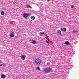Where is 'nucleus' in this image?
I'll list each match as a JSON object with an SVG mask.
<instances>
[{
	"mask_svg": "<svg viewBox=\"0 0 79 79\" xmlns=\"http://www.w3.org/2000/svg\"><path fill=\"white\" fill-rule=\"evenodd\" d=\"M52 71V69L50 67L46 68L44 69V71L45 73H48Z\"/></svg>",
	"mask_w": 79,
	"mask_h": 79,
	"instance_id": "obj_1",
	"label": "nucleus"
},
{
	"mask_svg": "<svg viewBox=\"0 0 79 79\" xmlns=\"http://www.w3.org/2000/svg\"><path fill=\"white\" fill-rule=\"evenodd\" d=\"M35 63L36 64H41V60L39 58H37L35 60Z\"/></svg>",
	"mask_w": 79,
	"mask_h": 79,
	"instance_id": "obj_2",
	"label": "nucleus"
},
{
	"mask_svg": "<svg viewBox=\"0 0 79 79\" xmlns=\"http://www.w3.org/2000/svg\"><path fill=\"white\" fill-rule=\"evenodd\" d=\"M31 15V14L24 13L23 14V17L25 19H27V18H28V16Z\"/></svg>",
	"mask_w": 79,
	"mask_h": 79,
	"instance_id": "obj_3",
	"label": "nucleus"
},
{
	"mask_svg": "<svg viewBox=\"0 0 79 79\" xmlns=\"http://www.w3.org/2000/svg\"><path fill=\"white\" fill-rule=\"evenodd\" d=\"M11 33L10 34V37H15V34H14V32L12 31H11Z\"/></svg>",
	"mask_w": 79,
	"mask_h": 79,
	"instance_id": "obj_4",
	"label": "nucleus"
},
{
	"mask_svg": "<svg viewBox=\"0 0 79 79\" xmlns=\"http://www.w3.org/2000/svg\"><path fill=\"white\" fill-rule=\"evenodd\" d=\"M26 57V56L25 55H22L21 57V59L23 60H24Z\"/></svg>",
	"mask_w": 79,
	"mask_h": 79,
	"instance_id": "obj_5",
	"label": "nucleus"
},
{
	"mask_svg": "<svg viewBox=\"0 0 79 79\" xmlns=\"http://www.w3.org/2000/svg\"><path fill=\"white\" fill-rule=\"evenodd\" d=\"M57 32L58 34H59V35H61V31L60 30H57Z\"/></svg>",
	"mask_w": 79,
	"mask_h": 79,
	"instance_id": "obj_6",
	"label": "nucleus"
},
{
	"mask_svg": "<svg viewBox=\"0 0 79 79\" xmlns=\"http://www.w3.org/2000/svg\"><path fill=\"white\" fill-rule=\"evenodd\" d=\"M31 43L33 44H37V42L35 40H33Z\"/></svg>",
	"mask_w": 79,
	"mask_h": 79,
	"instance_id": "obj_7",
	"label": "nucleus"
},
{
	"mask_svg": "<svg viewBox=\"0 0 79 79\" xmlns=\"http://www.w3.org/2000/svg\"><path fill=\"white\" fill-rule=\"evenodd\" d=\"M1 77L2 79H5V75L4 74H2L1 76Z\"/></svg>",
	"mask_w": 79,
	"mask_h": 79,
	"instance_id": "obj_8",
	"label": "nucleus"
},
{
	"mask_svg": "<svg viewBox=\"0 0 79 79\" xmlns=\"http://www.w3.org/2000/svg\"><path fill=\"white\" fill-rule=\"evenodd\" d=\"M64 44H65V45H69V42L68 41H66L65 42Z\"/></svg>",
	"mask_w": 79,
	"mask_h": 79,
	"instance_id": "obj_9",
	"label": "nucleus"
},
{
	"mask_svg": "<svg viewBox=\"0 0 79 79\" xmlns=\"http://www.w3.org/2000/svg\"><path fill=\"white\" fill-rule=\"evenodd\" d=\"M40 34L41 37H42L43 34H44V32H41L40 33Z\"/></svg>",
	"mask_w": 79,
	"mask_h": 79,
	"instance_id": "obj_10",
	"label": "nucleus"
},
{
	"mask_svg": "<svg viewBox=\"0 0 79 79\" xmlns=\"http://www.w3.org/2000/svg\"><path fill=\"white\" fill-rule=\"evenodd\" d=\"M31 19L32 20H34L35 19V17L34 16H32L31 17Z\"/></svg>",
	"mask_w": 79,
	"mask_h": 79,
	"instance_id": "obj_11",
	"label": "nucleus"
},
{
	"mask_svg": "<svg viewBox=\"0 0 79 79\" xmlns=\"http://www.w3.org/2000/svg\"><path fill=\"white\" fill-rule=\"evenodd\" d=\"M26 6H27V8H31V6H30V5H26Z\"/></svg>",
	"mask_w": 79,
	"mask_h": 79,
	"instance_id": "obj_12",
	"label": "nucleus"
},
{
	"mask_svg": "<svg viewBox=\"0 0 79 79\" xmlns=\"http://www.w3.org/2000/svg\"><path fill=\"white\" fill-rule=\"evenodd\" d=\"M4 12L3 11H2L1 13V15H4Z\"/></svg>",
	"mask_w": 79,
	"mask_h": 79,
	"instance_id": "obj_13",
	"label": "nucleus"
},
{
	"mask_svg": "<svg viewBox=\"0 0 79 79\" xmlns=\"http://www.w3.org/2000/svg\"><path fill=\"white\" fill-rule=\"evenodd\" d=\"M63 29L64 32H66V28H63Z\"/></svg>",
	"mask_w": 79,
	"mask_h": 79,
	"instance_id": "obj_14",
	"label": "nucleus"
},
{
	"mask_svg": "<svg viewBox=\"0 0 79 79\" xmlns=\"http://www.w3.org/2000/svg\"><path fill=\"white\" fill-rule=\"evenodd\" d=\"M46 43H47V44H49L50 43V42L49 41H48L47 40H46Z\"/></svg>",
	"mask_w": 79,
	"mask_h": 79,
	"instance_id": "obj_15",
	"label": "nucleus"
},
{
	"mask_svg": "<svg viewBox=\"0 0 79 79\" xmlns=\"http://www.w3.org/2000/svg\"><path fill=\"white\" fill-rule=\"evenodd\" d=\"M71 8H74V5H71Z\"/></svg>",
	"mask_w": 79,
	"mask_h": 79,
	"instance_id": "obj_16",
	"label": "nucleus"
},
{
	"mask_svg": "<svg viewBox=\"0 0 79 79\" xmlns=\"http://www.w3.org/2000/svg\"><path fill=\"white\" fill-rule=\"evenodd\" d=\"M44 35H45V36L46 37H47V35L45 34V33H44Z\"/></svg>",
	"mask_w": 79,
	"mask_h": 79,
	"instance_id": "obj_17",
	"label": "nucleus"
},
{
	"mask_svg": "<svg viewBox=\"0 0 79 79\" xmlns=\"http://www.w3.org/2000/svg\"><path fill=\"white\" fill-rule=\"evenodd\" d=\"M2 64L3 66H5L6 64Z\"/></svg>",
	"mask_w": 79,
	"mask_h": 79,
	"instance_id": "obj_18",
	"label": "nucleus"
},
{
	"mask_svg": "<svg viewBox=\"0 0 79 79\" xmlns=\"http://www.w3.org/2000/svg\"><path fill=\"white\" fill-rule=\"evenodd\" d=\"M60 30H61V31H63V28H60Z\"/></svg>",
	"mask_w": 79,
	"mask_h": 79,
	"instance_id": "obj_19",
	"label": "nucleus"
},
{
	"mask_svg": "<svg viewBox=\"0 0 79 79\" xmlns=\"http://www.w3.org/2000/svg\"><path fill=\"white\" fill-rule=\"evenodd\" d=\"M37 68H38V70H40V68H39V67H37Z\"/></svg>",
	"mask_w": 79,
	"mask_h": 79,
	"instance_id": "obj_20",
	"label": "nucleus"
},
{
	"mask_svg": "<svg viewBox=\"0 0 79 79\" xmlns=\"http://www.w3.org/2000/svg\"><path fill=\"white\" fill-rule=\"evenodd\" d=\"M41 4H40V5L41 6H42V5H43V3H42V2H41Z\"/></svg>",
	"mask_w": 79,
	"mask_h": 79,
	"instance_id": "obj_21",
	"label": "nucleus"
},
{
	"mask_svg": "<svg viewBox=\"0 0 79 79\" xmlns=\"http://www.w3.org/2000/svg\"><path fill=\"white\" fill-rule=\"evenodd\" d=\"M73 32L74 33V32H76V31H75V30H74L73 31Z\"/></svg>",
	"mask_w": 79,
	"mask_h": 79,
	"instance_id": "obj_22",
	"label": "nucleus"
},
{
	"mask_svg": "<svg viewBox=\"0 0 79 79\" xmlns=\"http://www.w3.org/2000/svg\"><path fill=\"white\" fill-rule=\"evenodd\" d=\"M3 66L2 65V64H0V66Z\"/></svg>",
	"mask_w": 79,
	"mask_h": 79,
	"instance_id": "obj_23",
	"label": "nucleus"
},
{
	"mask_svg": "<svg viewBox=\"0 0 79 79\" xmlns=\"http://www.w3.org/2000/svg\"><path fill=\"white\" fill-rule=\"evenodd\" d=\"M50 63H48H48H47V64H50Z\"/></svg>",
	"mask_w": 79,
	"mask_h": 79,
	"instance_id": "obj_24",
	"label": "nucleus"
},
{
	"mask_svg": "<svg viewBox=\"0 0 79 79\" xmlns=\"http://www.w3.org/2000/svg\"><path fill=\"white\" fill-rule=\"evenodd\" d=\"M15 38H16V36H15Z\"/></svg>",
	"mask_w": 79,
	"mask_h": 79,
	"instance_id": "obj_25",
	"label": "nucleus"
},
{
	"mask_svg": "<svg viewBox=\"0 0 79 79\" xmlns=\"http://www.w3.org/2000/svg\"><path fill=\"white\" fill-rule=\"evenodd\" d=\"M48 2H49V1L48 0Z\"/></svg>",
	"mask_w": 79,
	"mask_h": 79,
	"instance_id": "obj_26",
	"label": "nucleus"
}]
</instances>
